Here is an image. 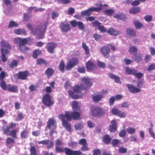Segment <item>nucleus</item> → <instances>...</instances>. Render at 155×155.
<instances>
[{"label": "nucleus", "mask_w": 155, "mask_h": 155, "mask_svg": "<svg viewBox=\"0 0 155 155\" xmlns=\"http://www.w3.org/2000/svg\"><path fill=\"white\" fill-rule=\"evenodd\" d=\"M126 132L125 129H123L120 131L119 133V136L121 137H124L126 136Z\"/></svg>", "instance_id": "63"}, {"label": "nucleus", "mask_w": 155, "mask_h": 155, "mask_svg": "<svg viewBox=\"0 0 155 155\" xmlns=\"http://www.w3.org/2000/svg\"><path fill=\"white\" fill-rule=\"evenodd\" d=\"M155 69V63H152L149 65L148 67L147 70L150 71Z\"/></svg>", "instance_id": "59"}, {"label": "nucleus", "mask_w": 155, "mask_h": 155, "mask_svg": "<svg viewBox=\"0 0 155 155\" xmlns=\"http://www.w3.org/2000/svg\"><path fill=\"white\" fill-rule=\"evenodd\" d=\"M77 25L78 28L80 30H84V25L81 21L78 22Z\"/></svg>", "instance_id": "64"}, {"label": "nucleus", "mask_w": 155, "mask_h": 155, "mask_svg": "<svg viewBox=\"0 0 155 155\" xmlns=\"http://www.w3.org/2000/svg\"><path fill=\"white\" fill-rule=\"evenodd\" d=\"M30 155H38L37 150L34 146H31L30 149Z\"/></svg>", "instance_id": "39"}, {"label": "nucleus", "mask_w": 155, "mask_h": 155, "mask_svg": "<svg viewBox=\"0 0 155 155\" xmlns=\"http://www.w3.org/2000/svg\"><path fill=\"white\" fill-rule=\"evenodd\" d=\"M42 51L38 49L34 50L32 53V57L34 59L37 58L38 56L42 54Z\"/></svg>", "instance_id": "29"}, {"label": "nucleus", "mask_w": 155, "mask_h": 155, "mask_svg": "<svg viewBox=\"0 0 155 155\" xmlns=\"http://www.w3.org/2000/svg\"><path fill=\"white\" fill-rule=\"evenodd\" d=\"M74 92L77 93H81L82 90H87V87L81 84L80 85H76L73 87Z\"/></svg>", "instance_id": "13"}, {"label": "nucleus", "mask_w": 155, "mask_h": 155, "mask_svg": "<svg viewBox=\"0 0 155 155\" xmlns=\"http://www.w3.org/2000/svg\"><path fill=\"white\" fill-rule=\"evenodd\" d=\"M128 52L132 54H137V47L134 46H131L129 47Z\"/></svg>", "instance_id": "34"}, {"label": "nucleus", "mask_w": 155, "mask_h": 155, "mask_svg": "<svg viewBox=\"0 0 155 155\" xmlns=\"http://www.w3.org/2000/svg\"><path fill=\"white\" fill-rule=\"evenodd\" d=\"M6 73L4 71H2L0 73V86L4 91H8L13 93H17L18 87L17 86L11 84H7L6 82L4 80L5 77Z\"/></svg>", "instance_id": "1"}, {"label": "nucleus", "mask_w": 155, "mask_h": 155, "mask_svg": "<svg viewBox=\"0 0 155 155\" xmlns=\"http://www.w3.org/2000/svg\"><path fill=\"white\" fill-rule=\"evenodd\" d=\"M60 27L61 31L64 32H67L70 29V25L67 23L61 22Z\"/></svg>", "instance_id": "21"}, {"label": "nucleus", "mask_w": 155, "mask_h": 155, "mask_svg": "<svg viewBox=\"0 0 155 155\" xmlns=\"http://www.w3.org/2000/svg\"><path fill=\"white\" fill-rule=\"evenodd\" d=\"M86 67L88 71H91L94 70L96 66L93 62L90 60H89L86 63Z\"/></svg>", "instance_id": "16"}, {"label": "nucleus", "mask_w": 155, "mask_h": 155, "mask_svg": "<svg viewBox=\"0 0 155 155\" xmlns=\"http://www.w3.org/2000/svg\"><path fill=\"white\" fill-rule=\"evenodd\" d=\"M15 142L14 140L11 137L7 138L6 141V145H8L10 144L14 143Z\"/></svg>", "instance_id": "45"}, {"label": "nucleus", "mask_w": 155, "mask_h": 155, "mask_svg": "<svg viewBox=\"0 0 155 155\" xmlns=\"http://www.w3.org/2000/svg\"><path fill=\"white\" fill-rule=\"evenodd\" d=\"M68 93L70 96L74 99H76L79 98V95L75 94L74 93L71 91H68Z\"/></svg>", "instance_id": "41"}, {"label": "nucleus", "mask_w": 155, "mask_h": 155, "mask_svg": "<svg viewBox=\"0 0 155 155\" xmlns=\"http://www.w3.org/2000/svg\"><path fill=\"white\" fill-rule=\"evenodd\" d=\"M133 24L137 29H140L143 26V25L138 20H134L133 21Z\"/></svg>", "instance_id": "35"}, {"label": "nucleus", "mask_w": 155, "mask_h": 155, "mask_svg": "<svg viewBox=\"0 0 155 155\" xmlns=\"http://www.w3.org/2000/svg\"><path fill=\"white\" fill-rule=\"evenodd\" d=\"M127 32L128 34L130 36H135L136 35V33L133 29L131 28H128L127 30Z\"/></svg>", "instance_id": "40"}, {"label": "nucleus", "mask_w": 155, "mask_h": 155, "mask_svg": "<svg viewBox=\"0 0 155 155\" xmlns=\"http://www.w3.org/2000/svg\"><path fill=\"white\" fill-rule=\"evenodd\" d=\"M111 124L109 127L110 130L111 132L114 133L117 130L116 122L115 120H112Z\"/></svg>", "instance_id": "24"}, {"label": "nucleus", "mask_w": 155, "mask_h": 155, "mask_svg": "<svg viewBox=\"0 0 155 155\" xmlns=\"http://www.w3.org/2000/svg\"><path fill=\"white\" fill-rule=\"evenodd\" d=\"M77 71L81 73H84L86 71L85 68L84 66H79L77 68Z\"/></svg>", "instance_id": "54"}, {"label": "nucleus", "mask_w": 155, "mask_h": 155, "mask_svg": "<svg viewBox=\"0 0 155 155\" xmlns=\"http://www.w3.org/2000/svg\"><path fill=\"white\" fill-rule=\"evenodd\" d=\"M57 46V44L54 42L48 43L45 47L48 51L51 53H54V50Z\"/></svg>", "instance_id": "12"}, {"label": "nucleus", "mask_w": 155, "mask_h": 155, "mask_svg": "<svg viewBox=\"0 0 155 155\" xmlns=\"http://www.w3.org/2000/svg\"><path fill=\"white\" fill-rule=\"evenodd\" d=\"M65 66L64 61L63 60H61L59 64L58 68L62 73L64 72Z\"/></svg>", "instance_id": "38"}, {"label": "nucleus", "mask_w": 155, "mask_h": 155, "mask_svg": "<svg viewBox=\"0 0 155 155\" xmlns=\"http://www.w3.org/2000/svg\"><path fill=\"white\" fill-rule=\"evenodd\" d=\"M18 131V130H13L10 131V135L13 138H15L16 137L17 133Z\"/></svg>", "instance_id": "51"}, {"label": "nucleus", "mask_w": 155, "mask_h": 155, "mask_svg": "<svg viewBox=\"0 0 155 155\" xmlns=\"http://www.w3.org/2000/svg\"><path fill=\"white\" fill-rule=\"evenodd\" d=\"M143 54L141 53L135 54L132 57L133 59L137 63H139L142 60Z\"/></svg>", "instance_id": "22"}, {"label": "nucleus", "mask_w": 155, "mask_h": 155, "mask_svg": "<svg viewBox=\"0 0 155 155\" xmlns=\"http://www.w3.org/2000/svg\"><path fill=\"white\" fill-rule=\"evenodd\" d=\"M56 121L53 118H50L47 122V127L50 130V135L52 136L55 132L56 129Z\"/></svg>", "instance_id": "3"}, {"label": "nucleus", "mask_w": 155, "mask_h": 155, "mask_svg": "<svg viewBox=\"0 0 155 155\" xmlns=\"http://www.w3.org/2000/svg\"><path fill=\"white\" fill-rule=\"evenodd\" d=\"M108 7V6L107 5L105 4L103 5L102 4L100 3L97 4V11H98L100 10H101L104 8L105 9H106Z\"/></svg>", "instance_id": "44"}, {"label": "nucleus", "mask_w": 155, "mask_h": 155, "mask_svg": "<svg viewBox=\"0 0 155 155\" xmlns=\"http://www.w3.org/2000/svg\"><path fill=\"white\" fill-rule=\"evenodd\" d=\"M144 82L143 80L140 79L137 81V86L138 88H140L142 87L144 84Z\"/></svg>", "instance_id": "58"}, {"label": "nucleus", "mask_w": 155, "mask_h": 155, "mask_svg": "<svg viewBox=\"0 0 155 155\" xmlns=\"http://www.w3.org/2000/svg\"><path fill=\"white\" fill-rule=\"evenodd\" d=\"M48 25L47 22L44 24L38 25L36 28H34L33 25L30 23L27 25V27L31 31V33L34 34H37L39 36V39H42L44 38V33L46 31Z\"/></svg>", "instance_id": "2"}, {"label": "nucleus", "mask_w": 155, "mask_h": 155, "mask_svg": "<svg viewBox=\"0 0 155 155\" xmlns=\"http://www.w3.org/2000/svg\"><path fill=\"white\" fill-rule=\"evenodd\" d=\"M108 33L112 35L116 36L121 34V32L119 31L116 30L114 28H110L107 31Z\"/></svg>", "instance_id": "23"}, {"label": "nucleus", "mask_w": 155, "mask_h": 155, "mask_svg": "<svg viewBox=\"0 0 155 155\" xmlns=\"http://www.w3.org/2000/svg\"><path fill=\"white\" fill-rule=\"evenodd\" d=\"M55 149L57 153H62L64 152V148L60 147L59 146H55Z\"/></svg>", "instance_id": "50"}, {"label": "nucleus", "mask_w": 155, "mask_h": 155, "mask_svg": "<svg viewBox=\"0 0 155 155\" xmlns=\"http://www.w3.org/2000/svg\"><path fill=\"white\" fill-rule=\"evenodd\" d=\"M104 109L101 107H97V117L102 116L104 114Z\"/></svg>", "instance_id": "48"}, {"label": "nucleus", "mask_w": 155, "mask_h": 155, "mask_svg": "<svg viewBox=\"0 0 155 155\" xmlns=\"http://www.w3.org/2000/svg\"><path fill=\"white\" fill-rule=\"evenodd\" d=\"M58 117L62 121V125L66 129L68 132H70L71 131V124L65 119L66 117L63 114H60L58 115Z\"/></svg>", "instance_id": "6"}, {"label": "nucleus", "mask_w": 155, "mask_h": 155, "mask_svg": "<svg viewBox=\"0 0 155 155\" xmlns=\"http://www.w3.org/2000/svg\"><path fill=\"white\" fill-rule=\"evenodd\" d=\"M29 136V131L27 129L22 130L20 133V137L22 139H26Z\"/></svg>", "instance_id": "26"}, {"label": "nucleus", "mask_w": 155, "mask_h": 155, "mask_svg": "<svg viewBox=\"0 0 155 155\" xmlns=\"http://www.w3.org/2000/svg\"><path fill=\"white\" fill-rule=\"evenodd\" d=\"M97 65L101 68L104 69L106 67V65L104 62L100 61H97Z\"/></svg>", "instance_id": "61"}, {"label": "nucleus", "mask_w": 155, "mask_h": 155, "mask_svg": "<svg viewBox=\"0 0 155 155\" xmlns=\"http://www.w3.org/2000/svg\"><path fill=\"white\" fill-rule=\"evenodd\" d=\"M14 32L15 34L18 35L21 34L26 35L27 33L25 29L21 28L15 30Z\"/></svg>", "instance_id": "30"}, {"label": "nucleus", "mask_w": 155, "mask_h": 155, "mask_svg": "<svg viewBox=\"0 0 155 155\" xmlns=\"http://www.w3.org/2000/svg\"><path fill=\"white\" fill-rule=\"evenodd\" d=\"M17 61L15 60H12L11 63L9 64V66L12 68H13L14 67H16L17 66Z\"/></svg>", "instance_id": "52"}, {"label": "nucleus", "mask_w": 155, "mask_h": 155, "mask_svg": "<svg viewBox=\"0 0 155 155\" xmlns=\"http://www.w3.org/2000/svg\"><path fill=\"white\" fill-rule=\"evenodd\" d=\"M42 102L46 107H49L54 105V102L52 99L51 97L49 94H46L42 97Z\"/></svg>", "instance_id": "5"}, {"label": "nucleus", "mask_w": 155, "mask_h": 155, "mask_svg": "<svg viewBox=\"0 0 155 155\" xmlns=\"http://www.w3.org/2000/svg\"><path fill=\"white\" fill-rule=\"evenodd\" d=\"M108 93V91L106 90H103L101 91L97 94V102L101 101L104 97V95Z\"/></svg>", "instance_id": "25"}, {"label": "nucleus", "mask_w": 155, "mask_h": 155, "mask_svg": "<svg viewBox=\"0 0 155 155\" xmlns=\"http://www.w3.org/2000/svg\"><path fill=\"white\" fill-rule=\"evenodd\" d=\"M93 11L97 12V8L94 7L90 8L87 10L82 12L81 14L82 16H88L91 14L92 12Z\"/></svg>", "instance_id": "15"}, {"label": "nucleus", "mask_w": 155, "mask_h": 155, "mask_svg": "<svg viewBox=\"0 0 155 155\" xmlns=\"http://www.w3.org/2000/svg\"><path fill=\"white\" fill-rule=\"evenodd\" d=\"M18 24L13 21H11L9 22V24L8 27L9 28H11L14 27H16L18 26Z\"/></svg>", "instance_id": "47"}, {"label": "nucleus", "mask_w": 155, "mask_h": 155, "mask_svg": "<svg viewBox=\"0 0 155 155\" xmlns=\"http://www.w3.org/2000/svg\"><path fill=\"white\" fill-rule=\"evenodd\" d=\"M37 64L39 65L43 64L45 65H47L48 64L47 62L42 58L38 59L37 61Z\"/></svg>", "instance_id": "43"}, {"label": "nucleus", "mask_w": 155, "mask_h": 155, "mask_svg": "<svg viewBox=\"0 0 155 155\" xmlns=\"http://www.w3.org/2000/svg\"><path fill=\"white\" fill-rule=\"evenodd\" d=\"M81 81L82 82V84L87 87V89L88 87H91L92 85V83L91 80L86 77H84L81 78Z\"/></svg>", "instance_id": "19"}, {"label": "nucleus", "mask_w": 155, "mask_h": 155, "mask_svg": "<svg viewBox=\"0 0 155 155\" xmlns=\"http://www.w3.org/2000/svg\"><path fill=\"white\" fill-rule=\"evenodd\" d=\"M79 143L82 146L81 148V150L82 151H88L89 148L88 146V144L86 139L83 138L80 139L79 141Z\"/></svg>", "instance_id": "11"}, {"label": "nucleus", "mask_w": 155, "mask_h": 155, "mask_svg": "<svg viewBox=\"0 0 155 155\" xmlns=\"http://www.w3.org/2000/svg\"><path fill=\"white\" fill-rule=\"evenodd\" d=\"M140 10V9L139 7H134L130 9L129 12L130 13L135 14L139 12Z\"/></svg>", "instance_id": "36"}, {"label": "nucleus", "mask_w": 155, "mask_h": 155, "mask_svg": "<svg viewBox=\"0 0 155 155\" xmlns=\"http://www.w3.org/2000/svg\"><path fill=\"white\" fill-rule=\"evenodd\" d=\"M0 44L1 46L5 47L8 49H11V46L10 44L7 42H6L5 41L2 40L1 43Z\"/></svg>", "instance_id": "37"}, {"label": "nucleus", "mask_w": 155, "mask_h": 155, "mask_svg": "<svg viewBox=\"0 0 155 155\" xmlns=\"http://www.w3.org/2000/svg\"><path fill=\"white\" fill-rule=\"evenodd\" d=\"M126 72L127 74L134 75L137 72V71L135 69H132L129 68H127L126 69Z\"/></svg>", "instance_id": "32"}, {"label": "nucleus", "mask_w": 155, "mask_h": 155, "mask_svg": "<svg viewBox=\"0 0 155 155\" xmlns=\"http://www.w3.org/2000/svg\"><path fill=\"white\" fill-rule=\"evenodd\" d=\"M30 75L29 72L28 71H19L17 74L18 78L19 79L25 80L27 79V77Z\"/></svg>", "instance_id": "10"}, {"label": "nucleus", "mask_w": 155, "mask_h": 155, "mask_svg": "<svg viewBox=\"0 0 155 155\" xmlns=\"http://www.w3.org/2000/svg\"><path fill=\"white\" fill-rule=\"evenodd\" d=\"M1 51L2 53L1 58L3 62H5L7 61V58H6L5 55L8 54L9 53V51L8 50L3 48H1Z\"/></svg>", "instance_id": "18"}, {"label": "nucleus", "mask_w": 155, "mask_h": 155, "mask_svg": "<svg viewBox=\"0 0 155 155\" xmlns=\"http://www.w3.org/2000/svg\"><path fill=\"white\" fill-rule=\"evenodd\" d=\"M78 143L76 141H71L68 143L69 146L71 147H73L77 146Z\"/></svg>", "instance_id": "62"}, {"label": "nucleus", "mask_w": 155, "mask_h": 155, "mask_svg": "<svg viewBox=\"0 0 155 155\" xmlns=\"http://www.w3.org/2000/svg\"><path fill=\"white\" fill-rule=\"evenodd\" d=\"M110 49L106 46H104L101 49V51L102 55L106 58H108L110 56Z\"/></svg>", "instance_id": "20"}, {"label": "nucleus", "mask_w": 155, "mask_h": 155, "mask_svg": "<svg viewBox=\"0 0 155 155\" xmlns=\"http://www.w3.org/2000/svg\"><path fill=\"white\" fill-rule=\"evenodd\" d=\"M52 15V19H54V18H57L59 15V13L58 12L53 11L51 12Z\"/></svg>", "instance_id": "60"}, {"label": "nucleus", "mask_w": 155, "mask_h": 155, "mask_svg": "<svg viewBox=\"0 0 155 155\" xmlns=\"http://www.w3.org/2000/svg\"><path fill=\"white\" fill-rule=\"evenodd\" d=\"M19 50L23 53H26L27 52V51L29 50V48L25 46H23L22 47L19 48Z\"/></svg>", "instance_id": "56"}, {"label": "nucleus", "mask_w": 155, "mask_h": 155, "mask_svg": "<svg viewBox=\"0 0 155 155\" xmlns=\"http://www.w3.org/2000/svg\"><path fill=\"white\" fill-rule=\"evenodd\" d=\"M114 17L121 20H124L125 18V15L123 13H120L116 14L114 16Z\"/></svg>", "instance_id": "31"}, {"label": "nucleus", "mask_w": 155, "mask_h": 155, "mask_svg": "<svg viewBox=\"0 0 155 155\" xmlns=\"http://www.w3.org/2000/svg\"><path fill=\"white\" fill-rule=\"evenodd\" d=\"M127 131L130 134H133L135 133L136 130L134 128L129 127L127 129Z\"/></svg>", "instance_id": "53"}, {"label": "nucleus", "mask_w": 155, "mask_h": 155, "mask_svg": "<svg viewBox=\"0 0 155 155\" xmlns=\"http://www.w3.org/2000/svg\"><path fill=\"white\" fill-rule=\"evenodd\" d=\"M108 75L110 78L114 79L115 82L117 83H121L120 77L117 76L110 73L108 74Z\"/></svg>", "instance_id": "27"}, {"label": "nucleus", "mask_w": 155, "mask_h": 155, "mask_svg": "<svg viewBox=\"0 0 155 155\" xmlns=\"http://www.w3.org/2000/svg\"><path fill=\"white\" fill-rule=\"evenodd\" d=\"M120 111V110L115 108H113L111 110V113L113 114L116 116L118 115Z\"/></svg>", "instance_id": "57"}, {"label": "nucleus", "mask_w": 155, "mask_h": 155, "mask_svg": "<svg viewBox=\"0 0 155 155\" xmlns=\"http://www.w3.org/2000/svg\"><path fill=\"white\" fill-rule=\"evenodd\" d=\"M79 61L77 58H72L67 62L65 68L67 70H70Z\"/></svg>", "instance_id": "8"}, {"label": "nucleus", "mask_w": 155, "mask_h": 155, "mask_svg": "<svg viewBox=\"0 0 155 155\" xmlns=\"http://www.w3.org/2000/svg\"><path fill=\"white\" fill-rule=\"evenodd\" d=\"M126 86L127 87L129 91L132 94H136L140 92L141 91V89L135 87L132 84H127Z\"/></svg>", "instance_id": "14"}, {"label": "nucleus", "mask_w": 155, "mask_h": 155, "mask_svg": "<svg viewBox=\"0 0 155 155\" xmlns=\"http://www.w3.org/2000/svg\"><path fill=\"white\" fill-rule=\"evenodd\" d=\"M54 70L51 68H48L45 71V74L48 78L51 77L54 73Z\"/></svg>", "instance_id": "28"}, {"label": "nucleus", "mask_w": 155, "mask_h": 155, "mask_svg": "<svg viewBox=\"0 0 155 155\" xmlns=\"http://www.w3.org/2000/svg\"><path fill=\"white\" fill-rule=\"evenodd\" d=\"M64 152L66 155H84L80 150H74L67 147L64 148Z\"/></svg>", "instance_id": "9"}, {"label": "nucleus", "mask_w": 155, "mask_h": 155, "mask_svg": "<svg viewBox=\"0 0 155 155\" xmlns=\"http://www.w3.org/2000/svg\"><path fill=\"white\" fill-rule=\"evenodd\" d=\"M30 40L29 38H15L14 41L15 43L17 44L19 48L25 45L26 44L28 41Z\"/></svg>", "instance_id": "7"}, {"label": "nucleus", "mask_w": 155, "mask_h": 155, "mask_svg": "<svg viewBox=\"0 0 155 155\" xmlns=\"http://www.w3.org/2000/svg\"><path fill=\"white\" fill-rule=\"evenodd\" d=\"M38 143L39 144H43L46 145L48 149L52 147L54 145L53 142L49 140L39 141L38 142Z\"/></svg>", "instance_id": "17"}, {"label": "nucleus", "mask_w": 155, "mask_h": 155, "mask_svg": "<svg viewBox=\"0 0 155 155\" xmlns=\"http://www.w3.org/2000/svg\"><path fill=\"white\" fill-rule=\"evenodd\" d=\"M71 106L73 110L79 111L80 110V108L78 106V101H73Z\"/></svg>", "instance_id": "33"}, {"label": "nucleus", "mask_w": 155, "mask_h": 155, "mask_svg": "<svg viewBox=\"0 0 155 155\" xmlns=\"http://www.w3.org/2000/svg\"><path fill=\"white\" fill-rule=\"evenodd\" d=\"M104 13L108 16H111L114 13V11L111 9L104 10L103 11Z\"/></svg>", "instance_id": "46"}, {"label": "nucleus", "mask_w": 155, "mask_h": 155, "mask_svg": "<svg viewBox=\"0 0 155 155\" xmlns=\"http://www.w3.org/2000/svg\"><path fill=\"white\" fill-rule=\"evenodd\" d=\"M97 27L98 29L101 32H104L106 31V29L104 26L101 25V23L97 22Z\"/></svg>", "instance_id": "55"}, {"label": "nucleus", "mask_w": 155, "mask_h": 155, "mask_svg": "<svg viewBox=\"0 0 155 155\" xmlns=\"http://www.w3.org/2000/svg\"><path fill=\"white\" fill-rule=\"evenodd\" d=\"M82 47L85 51V53L87 54H89V51L88 47L84 43H82Z\"/></svg>", "instance_id": "49"}, {"label": "nucleus", "mask_w": 155, "mask_h": 155, "mask_svg": "<svg viewBox=\"0 0 155 155\" xmlns=\"http://www.w3.org/2000/svg\"><path fill=\"white\" fill-rule=\"evenodd\" d=\"M111 139L108 135H106L104 136L103 141L105 144H108L109 143Z\"/></svg>", "instance_id": "42"}, {"label": "nucleus", "mask_w": 155, "mask_h": 155, "mask_svg": "<svg viewBox=\"0 0 155 155\" xmlns=\"http://www.w3.org/2000/svg\"><path fill=\"white\" fill-rule=\"evenodd\" d=\"M64 116H65L67 120L69 121H71L72 119L74 120H79L80 117V113L77 111H67L65 112Z\"/></svg>", "instance_id": "4"}]
</instances>
